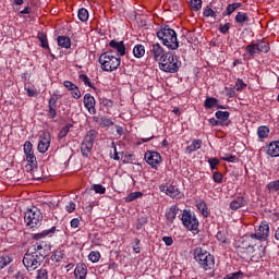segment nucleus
Segmentation results:
<instances>
[{
  "label": "nucleus",
  "mask_w": 279,
  "mask_h": 279,
  "mask_svg": "<svg viewBox=\"0 0 279 279\" xmlns=\"http://www.w3.org/2000/svg\"><path fill=\"white\" fill-rule=\"evenodd\" d=\"M51 252V244L46 241H40L33 244L23 257V265L27 271H36L43 262L45 256Z\"/></svg>",
  "instance_id": "obj_1"
},
{
  "label": "nucleus",
  "mask_w": 279,
  "mask_h": 279,
  "mask_svg": "<svg viewBox=\"0 0 279 279\" xmlns=\"http://www.w3.org/2000/svg\"><path fill=\"white\" fill-rule=\"evenodd\" d=\"M157 38L162 43L163 47L170 49V51H175L180 48V41L178 40V33L173 28L166 26L157 32Z\"/></svg>",
  "instance_id": "obj_2"
},
{
  "label": "nucleus",
  "mask_w": 279,
  "mask_h": 279,
  "mask_svg": "<svg viewBox=\"0 0 279 279\" xmlns=\"http://www.w3.org/2000/svg\"><path fill=\"white\" fill-rule=\"evenodd\" d=\"M194 259L204 271H210L215 267V256L199 246L194 250Z\"/></svg>",
  "instance_id": "obj_3"
},
{
  "label": "nucleus",
  "mask_w": 279,
  "mask_h": 279,
  "mask_svg": "<svg viewBox=\"0 0 279 279\" xmlns=\"http://www.w3.org/2000/svg\"><path fill=\"white\" fill-rule=\"evenodd\" d=\"M98 62L100 68L107 73H112L121 66V57L112 54V51L104 52L100 54Z\"/></svg>",
  "instance_id": "obj_4"
},
{
  "label": "nucleus",
  "mask_w": 279,
  "mask_h": 279,
  "mask_svg": "<svg viewBox=\"0 0 279 279\" xmlns=\"http://www.w3.org/2000/svg\"><path fill=\"white\" fill-rule=\"evenodd\" d=\"M181 221L185 230H189L194 235L199 234V220L191 209H184L182 211Z\"/></svg>",
  "instance_id": "obj_5"
},
{
  "label": "nucleus",
  "mask_w": 279,
  "mask_h": 279,
  "mask_svg": "<svg viewBox=\"0 0 279 279\" xmlns=\"http://www.w3.org/2000/svg\"><path fill=\"white\" fill-rule=\"evenodd\" d=\"M159 69L165 73H178L180 71V60L173 52H166V56L159 61Z\"/></svg>",
  "instance_id": "obj_6"
},
{
  "label": "nucleus",
  "mask_w": 279,
  "mask_h": 279,
  "mask_svg": "<svg viewBox=\"0 0 279 279\" xmlns=\"http://www.w3.org/2000/svg\"><path fill=\"white\" fill-rule=\"evenodd\" d=\"M24 154H25V171L27 173H34L38 169V161L36 160V155L34 154V145L32 142L24 143Z\"/></svg>",
  "instance_id": "obj_7"
},
{
  "label": "nucleus",
  "mask_w": 279,
  "mask_h": 279,
  "mask_svg": "<svg viewBox=\"0 0 279 279\" xmlns=\"http://www.w3.org/2000/svg\"><path fill=\"white\" fill-rule=\"evenodd\" d=\"M24 221L29 228H37L43 223V213L36 207L27 209L24 215Z\"/></svg>",
  "instance_id": "obj_8"
},
{
  "label": "nucleus",
  "mask_w": 279,
  "mask_h": 279,
  "mask_svg": "<svg viewBox=\"0 0 279 279\" xmlns=\"http://www.w3.org/2000/svg\"><path fill=\"white\" fill-rule=\"evenodd\" d=\"M271 47L269 46V41L259 40L257 43H252L245 47L246 53L254 58V56H258V53H269Z\"/></svg>",
  "instance_id": "obj_9"
},
{
  "label": "nucleus",
  "mask_w": 279,
  "mask_h": 279,
  "mask_svg": "<svg viewBox=\"0 0 279 279\" xmlns=\"http://www.w3.org/2000/svg\"><path fill=\"white\" fill-rule=\"evenodd\" d=\"M97 138V133L95 130H90L85 135L83 143L81 144V151L85 158L90 156V151H93V145H95V140Z\"/></svg>",
  "instance_id": "obj_10"
},
{
  "label": "nucleus",
  "mask_w": 279,
  "mask_h": 279,
  "mask_svg": "<svg viewBox=\"0 0 279 279\" xmlns=\"http://www.w3.org/2000/svg\"><path fill=\"white\" fill-rule=\"evenodd\" d=\"M248 239H254L255 241H267L269 239V223L267 221H263L257 229H255V233L251 234Z\"/></svg>",
  "instance_id": "obj_11"
},
{
  "label": "nucleus",
  "mask_w": 279,
  "mask_h": 279,
  "mask_svg": "<svg viewBox=\"0 0 279 279\" xmlns=\"http://www.w3.org/2000/svg\"><path fill=\"white\" fill-rule=\"evenodd\" d=\"M159 191H161V193H166L168 197H171L172 199H182V197H184V194L180 192V189L170 183L161 184L159 186Z\"/></svg>",
  "instance_id": "obj_12"
},
{
  "label": "nucleus",
  "mask_w": 279,
  "mask_h": 279,
  "mask_svg": "<svg viewBox=\"0 0 279 279\" xmlns=\"http://www.w3.org/2000/svg\"><path fill=\"white\" fill-rule=\"evenodd\" d=\"M49 147H51V133L44 132L39 135L37 149L39 154H47V151H49Z\"/></svg>",
  "instance_id": "obj_13"
},
{
  "label": "nucleus",
  "mask_w": 279,
  "mask_h": 279,
  "mask_svg": "<svg viewBox=\"0 0 279 279\" xmlns=\"http://www.w3.org/2000/svg\"><path fill=\"white\" fill-rule=\"evenodd\" d=\"M144 158L153 169H158V165L162 162V156L158 151L148 150L145 153Z\"/></svg>",
  "instance_id": "obj_14"
},
{
  "label": "nucleus",
  "mask_w": 279,
  "mask_h": 279,
  "mask_svg": "<svg viewBox=\"0 0 279 279\" xmlns=\"http://www.w3.org/2000/svg\"><path fill=\"white\" fill-rule=\"evenodd\" d=\"M150 56L155 60V62H160L166 56L167 51H165V48L159 43H155L150 45Z\"/></svg>",
  "instance_id": "obj_15"
},
{
  "label": "nucleus",
  "mask_w": 279,
  "mask_h": 279,
  "mask_svg": "<svg viewBox=\"0 0 279 279\" xmlns=\"http://www.w3.org/2000/svg\"><path fill=\"white\" fill-rule=\"evenodd\" d=\"M109 47L112 49V50H110L111 53H112V51H116V53H117L116 58H121V57L125 56V44H123V41L112 39L109 43Z\"/></svg>",
  "instance_id": "obj_16"
},
{
  "label": "nucleus",
  "mask_w": 279,
  "mask_h": 279,
  "mask_svg": "<svg viewBox=\"0 0 279 279\" xmlns=\"http://www.w3.org/2000/svg\"><path fill=\"white\" fill-rule=\"evenodd\" d=\"M83 104L89 114H97V109H95V97L90 94H85L83 98Z\"/></svg>",
  "instance_id": "obj_17"
},
{
  "label": "nucleus",
  "mask_w": 279,
  "mask_h": 279,
  "mask_svg": "<svg viewBox=\"0 0 279 279\" xmlns=\"http://www.w3.org/2000/svg\"><path fill=\"white\" fill-rule=\"evenodd\" d=\"M63 86L66 87L71 97H73V99H81L82 98V92H80V87H77V85H75L73 82L64 81Z\"/></svg>",
  "instance_id": "obj_18"
},
{
  "label": "nucleus",
  "mask_w": 279,
  "mask_h": 279,
  "mask_svg": "<svg viewBox=\"0 0 279 279\" xmlns=\"http://www.w3.org/2000/svg\"><path fill=\"white\" fill-rule=\"evenodd\" d=\"M266 154L270 158H278L279 156V141H272L266 146Z\"/></svg>",
  "instance_id": "obj_19"
},
{
  "label": "nucleus",
  "mask_w": 279,
  "mask_h": 279,
  "mask_svg": "<svg viewBox=\"0 0 279 279\" xmlns=\"http://www.w3.org/2000/svg\"><path fill=\"white\" fill-rule=\"evenodd\" d=\"M180 208H178V206H171L170 208H168L166 210V221H167V226H171L173 223V221H175V217H178V213H179Z\"/></svg>",
  "instance_id": "obj_20"
},
{
  "label": "nucleus",
  "mask_w": 279,
  "mask_h": 279,
  "mask_svg": "<svg viewBox=\"0 0 279 279\" xmlns=\"http://www.w3.org/2000/svg\"><path fill=\"white\" fill-rule=\"evenodd\" d=\"M87 275H88V267H86V264H77L74 269V278L86 279Z\"/></svg>",
  "instance_id": "obj_21"
},
{
  "label": "nucleus",
  "mask_w": 279,
  "mask_h": 279,
  "mask_svg": "<svg viewBox=\"0 0 279 279\" xmlns=\"http://www.w3.org/2000/svg\"><path fill=\"white\" fill-rule=\"evenodd\" d=\"M247 206V199L243 196H238L230 203L231 210H239V208H245Z\"/></svg>",
  "instance_id": "obj_22"
},
{
  "label": "nucleus",
  "mask_w": 279,
  "mask_h": 279,
  "mask_svg": "<svg viewBox=\"0 0 279 279\" xmlns=\"http://www.w3.org/2000/svg\"><path fill=\"white\" fill-rule=\"evenodd\" d=\"M62 96L59 97H51L48 101V116L50 117V119H56V116L58 114V112L56 111L57 108V104H58V99H60Z\"/></svg>",
  "instance_id": "obj_23"
},
{
  "label": "nucleus",
  "mask_w": 279,
  "mask_h": 279,
  "mask_svg": "<svg viewBox=\"0 0 279 279\" xmlns=\"http://www.w3.org/2000/svg\"><path fill=\"white\" fill-rule=\"evenodd\" d=\"M204 106L207 110H211V108H218L220 110H225L226 107L219 105V99L215 97H207Z\"/></svg>",
  "instance_id": "obj_24"
},
{
  "label": "nucleus",
  "mask_w": 279,
  "mask_h": 279,
  "mask_svg": "<svg viewBox=\"0 0 279 279\" xmlns=\"http://www.w3.org/2000/svg\"><path fill=\"white\" fill-rule=\"evenodd\" d=\"M56 234V227H51L50 229L44 230L39 233H35L33 239L35 241H40V239H46V236H53Z\"/></svg>",
  "instance_id": "obj_25"
},
{
  "label": "nucleus",
  "mask_w": 279,
  "mask_h": 279,
  "mask_svg": "<svg viewBox=\"0 0 279 279\" xmlns=\"http://www.w3.org/2000/svg\"><path fill=\"white\" fill-rule=\"evenodd\" d=\"M197 149H202V140H193L192 143L186 146L185 154H193L197 151Z\"/></svg>",
  "instance_id": "obj_26"
},
{
  "label": "nucleus",
  "mask_w": 279,
  "mask_h": 279,
  "mask_svg": "<svg viewBox=\"0 0 279 279\" xmlns=\"http://www.w3.org/2000/svg\"><path fill=\"white\" fill-rule=\"evenodd\" d=\"M235 23L239 25L243 26L245 23L250 22V16L245 12H238L235 17H234Z\"/></svg>",
  "instance_id": "obj_27"
},
{
  "label": "nucleus",
  "mask_w": 279,
  "mask_h": 279,
  "mask_svg": "<svg viewBox=\"0 0 279 279\" xmlns=\"http://www.w3.org/2000/svg\"><path fill=\"white\" fill-rule=\"evenodd\" d=\"M58 45L62 47V49H70L71 48V38L65 36L58 37Z\"/></svg>",
  "instance_id": "obj_28"
},
{
  "label": "nucleus",
  "mask_w": 279,
  "mask_h": 279,
  "mask_svg": "<svg viewBox=\"0 0 279 279\" xmlns=\"http://www.w3.org/2000/svg\"><path fill=\"white\" fill-rule=\"evenodd\" d=\"M216 119H218V121L220 123H223V125H226V121H228L230 119V112L228 111H217L215 113Z\"/></svg>",
  "instance_id": "obj_29"
},
{
  "label": "nucleus",
  "mask_w": 279,
  "mask_h": 279,
  "mask_svg": "<svg viewBox=\"0 0 279 279\" xmlns=\"http://www.w3.org/2000/svg\"><path fill=\"white\" fill-rule=\"evenodd\" d=\"M24 90H26L28 97H38L40 95V92L34 85H25Z\"/></svg>",
  "instance_id": "obj_30"
},
{
  "label": "nucleus",
  "mask_w": 279,
  "mask_h": 279,
  "mask_svg": "<svg viewBox=\"0 0 279 279\" xmlns=\"http://www.w3.org/2000/svg\"><path fill=\"white\" fill-rule=\"evenodd\" d=\"M243 3L241 2H234L231 4H228L227 7V16H230L231 14H233L234 12H236V10H239V8H242Z\"/></svg>",
  "instance_id": "obj_31"
},
{
  "label": "nucleus",
  "mask_w": 279,
  "mask_h": 279,
  "mask_svg": "<svg viewBox=\"0 0 279 279\" xmlns=\"http://www.w3.org/2000/svg\"><path fill=\"white\" fill-rule=\"evenodd\" d=\"M141 197H143V192H132L124 198V202L130 204L131 202H135V199H141Z\"/></svg>",
  "instance_id": "obj_32"
},
{
  "label": "nucleus",
  "mask_w": 279,
  "mask_h": 279,
  "mask_svg": "<svg viewBox=\"0 0 279 279\" xmlns=\"http://www.w3.org/2000/svg\"><path fill=\"white\" fill-rule=\"evenodd\" d=\"M133 54H134L136 58H143V56H145V46H143V45H136V46L133 48Z\"/></svg>",
  "instance_id": "obj_33"
},
{
  "label": "nucleus",
  "mask_w": 279,
  "mask_h": 279,
  "mask_svg": "<svg viewBox=\"0 0 279 279\" xmlns=\"http://www.w3.org/2000/svg\"><path fill=\"white\" fill-rule=\"evenodd\" d=\"M12 263V257L10 255H2L0 256V269L8 267Z\"/></svg>",
  "instance_id": "obj_34"
},
{
  "label": "nucleus",
  "mask_w": 279,
  "mask_h": 279,
  "mask_svg": "<svg viewBox=\"0 0 279 279\" xmlns=\"http://www.w3.org/2000/svg\"><path fill=\"white\" fill-rule=\"evenodd\" d=\"M77 16L80 19V21H82V23H86V21H88V10H86L85 8H82L78 10Z\"/></svg>",
  "instance_id": "obj_35"
},
{
  "label": "nucleus",
  "mask_w": 279,
  "mask_h": 279,
  "mask_svg": "<svg viewBox=\"0 0 279 279\" xmlns=\"http://www.w3.org/2000/svg\"><path fill=\"white\" fill-rule=\"evenodd\" d=\"M37 38L41 43L43 49H49V41H47V35L44 33H38Z\"/></svg>",
  "instance_id": "obj_36"
},
{
  "label": "nucleus",
  "mask_w": 279,
  "mask_h": 279,
  "mask_svg": "<svg viewBox=\"0 0 279 279\" xmlns=\"http://www.w3.org/2000/svg\"><path fill=\"white\" fill-rule=\"evenodd\" d=\"M99 104L100 106H102V108H106V110H110V108H112V106H114V102L108 98H100L99 99Z\"/></svg>",
  "instance_id": "obj_37"
},
{
  "label": "nucleus",
  "mask_w": 279,
  "mask_h": 279,
  "mask_svg": "<svg viewBox=\"0 0 279 279\" xmlns=\"http://www.w3.org/2000/svg\"><path fill=\"white\" fill-rule=\"evenodd\" d=\"M78 80H81V82H83V84H85V86H88L89 88H94V86H95L93 81H90V77H88V75H86V74H81L78 76Z\"/></svg>",
  "instance_id": "obj_38"
},
{
  "label": "nucleus",
  "mask_w": 279,
  "mask_h": 279,
  "mask_svg": "<svg viewBox=\"0 0 279 279\" xmlns=\"http://www.w3.org/2000/svg\"><path fill=\"white\" fill-rule=\"evenodd\" d=\"M101 253H99L98 251H92L88 255V260H90V263H99Z\"/></svg>",
  "instance_id": "obj_39"
},
{
  "label": "nucleus",
  "mask_w": 279,
  "mask_h": 279,
  "mask_svg": "<svg viewBox=\"0 0 279 279\" xmlns=\"http://www.w3.org/2000/svg\"><path fill=\"white\" fill-rule=\"evenodd\" d=\"M258 138H267L269 136V129L267 126H259L257 129Z\"/></svg>",
  "instance_id": "obj_40"
},
{
  "label": "nucleus",
  "mask_w": 279,
  "mask_h": 279,
  "mask_svg": "<svg viewBox=\"0 0 279 279\" xmlns=\"http://www.w3.org/2000/svg\"><path fill=\"white\" fill-rule=\"evenodd\" d=\"M203 15L206 16V19H217V12H215L210 7H206L204 9Z\"/></svg>",
  "instance_id": "obj_41"
},
{
  "label": "nucleus",
  "mask_w": 279,
  "mask_h": 279,
  "mask_svg": "<svg viewBox=\"0 0 279 279\" xmlns=\"http://www.w3.org/2000/svg\"><path fill=\"white\" fill-rule=\"evenodd\" d=\"M196 207L203 217H208V207L206 206V203L199 202Z\"/></svg>",
  "instance_id": "obj_42"
},
{
  "label": "nucleus",
  "mask_w": 279,
  "mask_h": 279,
  "mask_svg": "<svg viewBox=\"0 0 279 279\" xmlns=\"http://www.w3.org/2000/svg\"><path fill=\"white\" fill-rule=\"evenodd\" d=\"M71 128H73V124H66L65 126H63L61 129V131L59 132V138H64V136H66V134H69Z\"/></svg>",
  "instance_id": "obj_43"
},
{
  "label": "nucleus",
  "mask_w": 279,
  "mask_h": 279,
  "mask_svg": "<svg viewBox=\"0 0 279 279\" xmlns=\"http://www.w3.org/2000/svg\"><path fill=\"white\" fill-rule=\"evenodd\" d=\"M93 191H95V193H97L98 195H104L106 194V187L101 184H94L92 186Z\"/></svg>",
  "instance_id": "obj_44"
},
{
  "label": "nucleus",
  "mask_w": 279,
  "mask_h": 279,
  "mask_svg": "<svg viewBox=\"0 0 279 279\" xmlns=\"http://www.w3.org/2000/svg\"><path fill=\"white\" fill-rule=\"evenodd\" d=\"M247 87V84H245V82H243V80L241 78H238L236 82H235V85H234V89L235 90H243L244 88Z\"/></svg>",
  "instance_id": "obj_45"
},
{
  "label": "nucleus",
  "mask_w": 279,
  "mask_h": 279,
  "mask_svg": "<svg viewBox=\"0 0 279 279\" xmlns=\"http://www.w3.org/2000/svg\"><path fill=\"white\" fill-rule=\"evenodd\" d=\"M191 8L195 12H197L198 10H202V0H191Z\"/></svg>",
  "instance_id": "obj_46"
},
{
  "label": "nucleus",
  "mask_w": 279,
  "mask_h": 279,
  "mask_svg": "<svg viewBox=\"0 0 279 279\" xmlns=\"http://www.w3.org/2000/svg\"><path fill=\"white\" fill-rule=\"evenodd\" d=\"M220 158L221 160H225V162H234V160H236V157L230 154H222Z\"/></svg>",
  "instance_id": "obj_47"
},
{
  "label": "nucleus",
  "mask_w": 279,
  "mask_h": 279,
  "mask_svg": "<svg viewBox=\"0 0 279 279\" xmlns=\"http://www.w3.org/2000/svg\"><path fill=\"white\" fill-rule=\"evenodd\" d=\"M230 27H232V24H230V23L220 24L219 25L220 34H228V32H230Z\"/></svg>",
  "instance_id": "obj_48"
},
{
  "label": "nucleus",
  "mask_w": 279,
  "mask_h": 279,
  "mask_svg": "<svg viewBox=\"0 0 279 279\" xmlns=\"http://www.w3.org/2000/svg\"><path fill=\"white\" fill-rule=\"evenodd\" d=\"M101 128H110V125H114V122H112V119L110 118H102L100 121Z\"/></svg>",
  "instance_id": "obj_49"
},
{
  "label": "nucleus",
  "mask_w": 279,
  "mask_h": 279,
  "mask_svg": "<svg viewBox=\"0 0 279 279\" xmlns=\"http://www.w3.org/2000/svg\"><path fill=\"white\" fill-rule=\"evenodd\" d=\"M213 180L216 184H221V182H223V174H221V172H214Z\"/></svg>",
  "instance_id": "obj_50"
},
{
  "label": "nucleus",
  "mask_w": 279,
  "mask_h": 279,
  "mask_svg": "<svg viewBox=\"0 0 279 279\" xmlns=\"http://www.w3.org/2000/svg\"><path fill=\"white\" fill-rule=\"evenodd\" d=\"M37 279H49V274L47 272V269H39L37 271Z\"/></svg>",
  "instance_id": "obj_51"
},
{
  "label": "nucleus",
  "mask_w": 279,
  "mask_h": 279,
  "mask_svg": "<svg viewBox=\"0 0 279 279\" xmlns=\"http://www.w3.org/2000/svg\"><path fill=\"white\" fill-rule=\"evenodd\" d=\"M208 163L210 166L211 171H215L217 169V166L219 165V159L217 158H209Z\"/></svg>",
  "instance_id": "obj_52"
},
{
  "label": "nucleus",
  "mask_w": 279,
  "mask_h": 279,
  "mask_svg": "<svg viewBox=\"0 0 279 279\" xmlns=\"http://www.w3.org/2000/svg\"><path fill=\"white\" fill-rule=\"evenodd\" d=\"M76 205L72 201L65 205L66 213H75Z\"/></svg>",
  "instance_id": "obj_53"
},
{
  "label": "nucleus",
  "mask_w": 279,
  "mask_h": 279,
  "mask_svg": "<svg viewBox=\"0 0 279 279\" xmlns=\"http://www.w3.org/2000/svg\"><path fill=\"white\" fill-rule=\"evenodd\" d=\"M52 260H56V263H60L61 258H62V251H56L52 256H51Z\"/></svg>",
  "instance_id": "obj_54"
},
{
  "label": "nucleus",
  "mask_w": 279,
  "mask_h": 279,
  "mask_svg": "<svg viewBox=\"0 0 279 279\" xmlns=\"http://www.w3.org/2000/svg\"><path fill=\"white\" fill-rule=\"evenodd\" d=\"M241 276H243V272L238 271V272H231L227 275L226 279H240Z\"/></svg>",
  "instance_id": "obj_55"
},
{
  "label": "nucleus",
  "mask_w": 279,
  "mask_h": 279,
  "mask_svg": "<svg viewBox=\"0 0 279 279\" xmlns=\"http://www.w3.org/2000/svg\"><path fill=\"white\" fill-rule=\"evenodd\" d=\"M216 236L220 243H228V239H226V235L221 231H219Z\"/></svg>",
  "instance_id": "obj_56"
},
{
  "label": "nucleus",
  "mask_w": 279,
  "mask_h": 279,
  "mask_svg": "<svg viewBox=\"0 0 279 279\" xmlns=\"http://www.w3.org/2000/svg\"><path fill=\"white\" fill-rule=\"evenodd\" d=\"M162 241H163V243H165L167 246L173 245V238H171V236H163V238H162Z\"/></svg>",
  "instance_id": "obj_57"
},
{
  "label": "nucleus",
  "mask_w": 279,
  "mask_h": 279,
  "mask_svg": "<svg viewBox=\"0 0 279 279\" xmlns=\"http://www.w3.org/2000/svg\"><path fill=\"white\" fill-rule=\"evenodd\" d=\"M71 228L77 229L80 228V219L78 218H73L70 222Z\"/></svg>",
  "instance_id": "obj_58"
},
{
  "label": "nucleus",
  "mask_w": 279,
  "mask_h": 279,
  "mask_svg": "<svg viewBox=\"0 0 279 279\" xmlns=\"http://www.w3.org/2000/svg\"><path fill=\"white\" fill-rule=\"evenodd\" d=\"M226 90H227V97H234V95H236V93L232 88L226 87Z\"/></svg>",
  "instance_id": "obj_59"
},
{
  "label": "nucleus",
  "mask_w": 279,
  "mask_h": 279,
  "mask_svg": "<svg viewBox=\"0 0 279 279\" xmlns=\"http://www.w3.org/2000/svg\"><path fill=\"white\" fill-rule=\"evenodd\" d=\"M105 267H107L108 269H117V263L112 262L109 264H105Z\"/></svg>",
  "instance_id": "obj_60"
},
{
  "label": "nucleus",
  "mask_w": 279,
  "mask_h": 279,
  "mask_svg": "<svg viewBox=\"0 0 279 279\" xmlns=\"http://www.w3.org/2000/svg\"><path fill=\"white\" fill-rule=\"evenodd\" d=\"M135 241L137 244L133 247V251L135 252V254H141V246H138V240Z\"/></svg>",
  "instance_id": "obj_61"
},
{
  "label": "nucleus",
  "mask_w": 279,
  "mask_h": 279,
  "mask_svg": "<svg viewBox=\"0 0 279 279\" xmlns=\"http://www.w3.org/2000/svg\"><path fill=\"white\" fill-rule=\"evenodd\" d=\"M210 123H211V125H223L222 122L217 121V120H215V119H211V120H210Z\"/></svg>",
  "instance_id": "obj_62"
},
{
  "label": "nucleus",
  "mask_w": 279,
  "mask_h": 279,
  "mask_svg": "<svg viewBox=\"0 0 279 279\" xmlns=\"http://www.w3.org/2000/svg\"><path fill=\"white\" fill-rule=\"evenodd\" d=\"M32 12V9L29 7H26L24 10L21 11V14H29Z\"/></svg>",
  "instance_id": "obj_63"
},
{
  "label": "nucleus",
  "mask_w": 279,
  "mask_h": 279,
  "mask_svg": "<svg viewBox=\"0 0 279 279\" xmlns=\"http://www.w3.org/2000/svg\"><path fill=\"white\" fill-rule=\"evenodd\" d=\"M117 133L119 134V136H123V128L117 126Z\"/></svg>",
  "instance_id": "obj_64"
}]
</instances>
